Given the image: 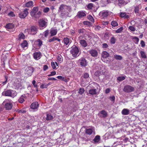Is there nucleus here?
Listing matches in <instances>:
<instances>
[{
  "label": "nucleus",
  "mask_w": 147,
  "mask_h": 147,
  "mask_svg": "<svg viewBox=\"0 0 147 147\" xmlns=\"http://www.w3.org/2000/svg\"><path fill=\"white\" fill-rule=\"evenodd\" d=\"M71 8L69 6L64 5H61L59 8L58 12L60 13V16L61 18H63L66 15H67L68 12L66 11L68 10V11H71Z\"/></svg>",
  "instance_id": "f257e3e1"
},
{
  "label": "nucleus",
  "mask_w": 147,
  "mask_h": 147,
  "mask_svg": "<svg viewBox=\"0 0 147 147\" xmlns=\"http://www.w3.org/2000/svg\"><path fill=\"white\" fill-rule=\"evenodd\" d=\"M38 7H33L30 12V14L32 17L36 18H38L41 15V12L38 11Z\"/></svg>",
  "instance_id": "f03ea898"
},
{
  "label": "nucleus",
  "mask_w": 147,
  "mask_h": 147,
  "mask_svg": "<svg viewBox=\"0 0 147 147\" xmlns=\"http://www.w3.org/2000/svg\"><path fill=\"white\" fill-rule=\"evenodd\" d=\"M13 102L11 100L6 99L3 101V105L6 110H9L12 109L13 105Z\"/></svg>",
  "instance_id": "7ed1b4c3"
},
{
  "label": "nucleus",
  "mask_w": 147,
  "mask_h": 147,
  "mask_svg": "<svg viewBox=\"0 0 147 147\" xmlns=\"http://www.w3.org/2000/svg\"><path fill=\"white\" fill-rule=\"evenodd\" d=\"M4 93V95L6 96H11L12 97H14L16 95V92L14 90H7L3 92V94Z\"/></svg>",
  "instance_id": "20e7f679"
},
{
  "label": "nucleus",
  "mask_w": 147,
  "mask_h": 147,
  "mask_svg": "<svg viewBox=\"0 0 147 147\" xmlns=\"http://www.w3.org/2000/svg\"><path fill=\"white\" fill-rule=\"evenodd\" d=\"M39 26L41 30L45 28L47 25V22L43 19H40L38 21Z\"/></svg>",
  "instance_id": "39448f33"
},
{
  "label": "nucleus",
  "mask_w": 147,
  "mask_h": 147,
  "mask_svg": "<svg viewBox=\"0 0 147 147\" xmlns=\"http://www.w3.org/2000/svg\"><path fill=\"white\" fill-rule=\"evenodd\" d=\"M79 52V50L78 47L74 45L71 47L70 53L73 57L76 56Z\"/></svg>",
  "instance_id": "423d86ee"
},
{
  "label": "nucleus",
  "mask_w": 147,
  "mask_h": 147,
  "mask_svg": "<svg viewBox=\"0 0 147 147\" xmlns=\"http://www.w3.org/2000/svg\"><path fill=\"white\" fill-rule=\"evenodd\" d=\"M38 29L37 26H31L30 29H28L27 30L29 33L31 34L34 35L37 33Z\"/></svg>",
  "instance_id": "0eeeda50"
},
{
  "label": "nucleus",
  "mask_w": 147,
  "mask_h": 147,
  "mask_svg": "<svg viewBox=\"0 0 147 147\" xmlns=\"http://www.w3.org/2000/svg\"><path fill=\"white\" fill-rule=\"evenodd\" d=\"M28 9L27 8L24 9L23 11L19 14V16L21 18H25L28 15Z\"/></svg>",
  "instance_id": "6e6552de"
},
{
  "label": "nucleus",
  "mask_w": 147,
  "mask_h": 147,
  "mask_svg": "<svg viewBox=\"0 0 147 147\" xmlns=\"http://www.w3.org/2000/svg\"><path fill=\"white\" fill-rule=\"evenodd\" d=\"M134 87L129 86H125L124 88L123 91L126 92H130L134 91Z\"/></svg>",
  "instance_id": "1a4fd4ad"
},
{
  "label": "nucleus",
  "mask_w": 147,
  "mask_h": 147,
  "mask_svg": "<svg viewBox=\"0 0 147 147\" xmlns=\"http://www.w3.org/2000/svg\"><path fill=\"white\" fill-rule=\"evenodd\" d=\"M34 71L33 68L31 66H28L26 68V74L29 76H31Z\"/></svg>",
  "instance_id": "9d476101"
},
{
  "label": "nucleus",
  "mask_w": 147,
  "mask_h": 147,
  "mask_svg": "<svg viewBox=\"0 0 147 147\" xmlns=\"http://www.w3.org/2000/svg\"><path fill=\"white\" fill-rule=\"evenodd\" d=\"M109 11L107 10H103L102 11H101L99 13V16L101 17H102L103 18H106L109 14Z\"/></svg>",
  "instance_id": "9b49d317"
},
{
  "label": "nucleus",
  "mask_w": 147,
  "mask_h": 147,
  "mask_svg": "<svg viewBox=\"0 0 147 147\" xmlns=\"http://www.w3.org/2000/svg\"><path fill=\"white\" fill-rule=\"evenodd\" d=\"M79 61L81 66L85 67L87 65V62L86 60L84 58H81L79 60Z\"/></svg>",
  "instance_id": "f8f14e48"
},
{
  "label": "nucleus",
  "mask_w": 147,
  "mask_h": 147,
  "mask_svg": "<svg viewBox=\"0 0 147 147\" xmlns=\"http://www.w3.org/2000/svg\"><path fill=\"white\" fill-rule=\"evenodd\" d=\"M89 53L91 56L93 57H96L98 55V52L95 50L91 49L89 51Z\"/></svg>",
  "instance_id": "ddd939ff"
},
{
  "label": "nucleus",
  "mask_w": 147,
  "mask_h": 147,
  "mask_svg": "<svg viewBox=\"0 0 147 147\" xmlns=\"http://www.w3.org/2000/svg\"><path fill=\"white\" fill-rule=\"evenodd\" d=\"M109 54L107 52L104 51L101 54V59L102 60L108 57Z\"/></svg>",
  "instance_id": "4468645a"
},
{
  "label": "nucleus",
  "mask_w": 147,
  "mask_h": 147,
  "mask_svg": "<svg viewBox=\"0 0 147 147\" xmlns=\"http://www.w3.org/2000/svg\"><path fill=\"white\" fill-rule=\"evenodd\" d=\"M41 53L40 52H36L33 54L34 58L36 60H38L40 58Z\"/></svg>",
  "instance_id": "2eb2a0df"
},
{
  "label": "nucleus",
  "mask_w": 147,
  "mask_h": 147,
  "mask_svg": "<svg viewBox=\"0 0 147 147\" xmlns=\"http://www.w3.org/2000/svg\"><path fill=\"white\" fill-rule=\"evenodd\" d=\"M86 16V14L85 13V12H84L82 11H78L77 13V16L79 18H81L83 17H84Z\"/></svg>",
  "instance_id": "dca6fc26"
},
{
  "label": "nucleus",
  "mask_w": 147,
  "mask_h": 147,
  "mask_svg": "<svg viewBox=\"0 0 147 147\" xmlns=\"http://www.w3.org/2000/svg\"><path fill=\"white\" fill-rule=\"evenodd\" d=\"M85 131L86 134L90 135L94 132V129L93 128L86 129Z\"/></svg>",
  "instance_id": "f3484780"
},
{
  "label": "nucleus",
  "mask_w": 147,
  "mask_h": 147,
  "mask_svg": "<svg viewBox=\"0 0 147 147\" xmlns=\"http://www.w3.org/2000/svg\"><path fill=\"white\" fill-rule=\"evenodd\" d=\"M134 12L135 13H139V9L142 8V6L140 5L134 6Z\"/></svg>",
  "instance_id": "a211bd4d"
},
{
  "label": "nucleus",
  "mask_w": 147,
  "mask_h": 147,
  "mask_svg": "<svg viewBox=\"0 0 147 147\" xmlns=\"http://www.w3.org/2000/svg\"><path fill=\"white\" fill-rule=\"evenodd\" d=\"M39 107V104L37 102H35L32 103L30 106L32 109H35L38 108Z\"/></svg>",
  "instance_id": "6ab92c4d"
},
{
  "label": "nucleus",
  "mask_w": 147,
  "mask_h": 147,
  "mask_svg": "<svg viewBox=\"0 0 147 147\" xmlns=\"http://www.w3.org/2000/svg\"><path fill=\"white\" fill-rule=\"evenodd\" d=\"M118 4L119 6L122 5H125L127 3V2L125 1L124 0H118Z\"/></svg>",
  "instance_id": "aec40b11"
},
{
  "label": "nucleus",
  "mask_w": 147,
  "mask_h": 147,
  "mask_svg": "<svg viewBox=\"0 0 147 147\" xmlns=\"http://www.w3.org/2000/svg\"><path fill=\"white\" fill-rule=\"evenodd\" d=\"M57 32V30L56 29L54 28H52L50 30V33L51 34V36H53L56 35Z\"/></svg>",
  "instance_id": "412c9836"
},
{
  "label": "nucleus",
  "mask_w": 147,
  "mask_h": 147,
  "mask_svg": "<svg viewBox=\"0 0 147 147\" xmlns=\"http://www.w3.org/2000/svg\"><path fill=\"white\" fill-rule=\"evenodd\" d=\"M79 42L81 46L83 47H86L88 45L87 43L84 40H81L79 41Z\"/></svg>",
  "instance_id": "4be33fe9"
},
{
  "label": "nucleus",
  "mask_w": 147,
  "mask_h": 147,
  "mask_svg": "<svg viewBox=\"0 0 147 147\" xmlns=\"http://www.w3.org/2000/svg\"><path fill=\"white\" fill-rule=\"evenodd\" d=\"M129 110L126 109H123L121 111L122 114L123 115H128L129 114Z\"/></svg>",
  "instance_id": "5701e85b"
},
{
  "label": "nucleus",
  "mask_w": 147,
  "mask_h": 147,
  "mask_svg": "<svg viewBox=\"0 0 147 147\" xmlns=\"http://www.w3.org/2000/svg\"><path fill=\"white\" fill-rule=\"evenodd\" d=\"M28 45V43L26 40H24L23 42L21 44V46L22 48H24L26 47H27Z\"/></svg>",
  "instance_id": "b1692460"
},
{
  "label": "nucleus",
  "mask_w": 147,
  "mask_h": 147,
  "mask_svg": "<svg viewBox=\"0 0 147 147\" xmlns=\"http://www.w3.org/2000/svg\"><path fill=\"white\" fill-rule=\"evenodd\" d=\"M100 114L102 115V117L106 118L107 117L108 114L107 112L105 110H102L100 111Z\"/></svg>",
  "instance_id": "393cba45"
},
{
  "label": "nucleus",
  "mask_w": 147,
  "mask_h": 147,
  "mask_svg": "<svg viewBox=\"0 0 147 147\" xmlns=\"http://www.w3.org/2000/svg\"><path fill=\"white\" fill-rule=\"evenodd\" d=\"M14 27V25L12 23H9L7 24L5 27L8 29H11L13 28Z\"/></svg>",
  "instance_id": "a878e982"
},
{
  "label": "nucleus",
  "mask_w": 147,
  "mask_h": 147,
  "mask_svg": "<svg viewBox=\"0 0 147 147\" xmlns=\"http://www.w3.org/2000/svg\"><path fill=\"white\" fill-rule=\"evenodd\" d=\"M26 97L25 95H22L18 100V101L20 103H22L24 101V99Z\"/></svg>",
  "instance_id": "bb28decb"
},
{
  "label": "nucleus",
  "mask_w": 147,
  "mask_h": 147,
  "mask_svg": "<svg viewBox=\"0 0 147 147\" xmlns=\"http://www.w3.org/2000/svg\"><path fill=\"white\" fill-rule=\"evenodd\" d=\"M55 40H57L59 41H60V40L59 39L57 38L55 36L53 38L49 39L48 41L49 42H51Z\"/></svg>",
  "instance_id": "cd10ccee"
},
{
  "label": "nucleus",
  "mask_w": 147,
  "mask_h": 147,
  "mask_svg": "<svg viewBox=\"0 0 147 147\" xmlns=\"http://www.w3.org/2000/svg\"><path fill=\"white\" fill-rule=\"evenodd\" d=\"M88 92L90 94L92 95L95 94L96 93V90L95 89L90 90Z\"/></svg>",
  "instance_id": "c85d7f7f"
},
{
  "label": "nucleus",
  "mask_w": 147,
  "mask_h": 147,
  "mask_svg": "<svg viewBox=\"0 0 147 147\" xmlns=\"http://www.w3.org/2000/svg\"><path fill=\"white\" fill-rule=\"evenodd\" d=\"M100 136L99 135L96 136L95 138L93 139V141L95 142H99L100 140Z\"/></svg>",
  "instance_id": "c756f323"
},
{
  "label": "nucleus",
  "mask_w": 147,
  "mask_h": 147,
  "mask_svg": "<svg viewBox=\"0 0 147 147\" xmlns=\"http://www.w3.org/2000/svg\"><path fill=\"white\" fill-rule=\"evenodd\" d=\"M33 2L32 1H30L27 2L25 4L26 6L27 7H30L33 5Z\"/></svg>",
  "instance_id": "7c9ffc66"
},
{
  "label": "nucleus",
  "mask_w": 147,
  "mask_h": 147,
  "mask_svg": "<svg viewBox=\"0 0 147 147\" xmlns=\"http://www.w3.org/2000/svg\"><path fill=\"white\" fill-rule=\"evenodd\" d=\"M18 40H20L21 39H24L25 38V36L24 34L22 33L20 34L18 36Z\"/></svg>",
  "instance_id": "2f4dec72"
},
{
  "label": "nucleus",
  "mask_w": 147,
  "mask_h": 147,
  "mask_svg": "<svg viewBox=\"0 0 147 147\" xmlns=\"http://www.w3.org/2000/svg\"><path fill=\"white\" fill-rule=\"evenodd\" d=\"M53 118V117L49 114L47 115L46 120L47 121L52 120Z\"/></svg>",
  "instance_id": "473e14b6"
},
{
  "label": "nucleus",
  "mask_w": 147,
  "mask_h": 147,
  "mask_svg": "<svg viewBox=\"0 0 147 147\" xmlns=\"http://www.w3.org/2000/svg\"><path fill=\"white\" fill-rule=\"evenodd\" d=\"M103 72L102 70L100 69L99 70L96 71L95 73V74L96 76L100 75L103 73Z\"/></svg>",
  "instance_id": "72a5a7b5"
},
{
  "label": "nucleus",
  "mask_w": 147,
  "mask_h": 147,
  "mask_svg": "<svg viewBox=\"0 0 147 147\" xmlns=\"http://www.w3.org/2000/svg\"><path fill=\"white\" fill-rule=\"evenodd\" d=\"M63 41L64 43L66 45H67L69 42V39L67 38H64Z\"/></svg>",
  "instance_id": "f704fd0d"
},
{
  "label": "nucleus",
  "mask_w": 147,
  "mask_h": 147,
  "mask_svg": "<svg viewBox=\"0 0 147 147\" xmlns=\"http://www.w3.org/2000/svg\"><path fill=\"white\" fill-rule=\"evenodd\" d=\"M140 54L142 58H146L145 53L144 51H140Z\"/></svg>",
  "instance_id": "c9c22d12"
},
{
  "label": "nucleus",
  "mask_w": 147,
  "mask_h": 147,
  "mask_svg": "<svg viewBox=\"0 0 147 147\" xmlns=\"http://www.w3.org/2000/svg\"><path fill=\"white\" fill-rule=\"evenodd\" d=\"M126 77V76H123L119 77L117 78V80L119 81H121L124 80Z\"/></svg>",
  "instance_id": "e433bc0d"
},
{
  "label": "nucleus",
  "mask_w": 147,
  "mask_h": 147,
  "mask_svg": "<svg viewBox=\"0 0 147 147\" xmlns=\"http://www.w3.org/2000/svg\"><path fill=\"white\" fill-rule=\"evenodd\" d=\"M57 59L60 63L62 62L63 60V58L61 55H59L57 56Z\"/></svg>",
  "instance_id": "4c0bfd02"
},
{
  "label": "nucleus",
  "mask_w": 147,
  "mask_h": 147,
  "mask_svg": "<svg viewBox=\"0 0 147 147\" xmlns=\"http://www.w3.org/2000/svg\"><path fill=\"white\" fill-rule=\"evenodd\" d=\"M111 25L114 27L117 26L118 25V24L117 22L115 21H112L111 23Z\"/></svg>",
  "instance_id": "58836bf2"
},
{
  "label": "nucleus",
  "mask_w": 147,
  "mask_h": 147,
  "mask_svg": "<svg viewBox=\"0 0 147 147\" xmlns=\"http://www.w3.org/2000/svg\"><path fill=\"white\" fill-rule=\"evenodd\" d=\"M114 57L115 59L117 60H121L122 59V57L121 56L118 55H115Z\"/></svg>",
  "instance_id": "ea45409f"
},
{
  "label": "nucleus",
  "mask_w": 147,
  "mask_h": 147,
  "mask_svg": "<svg viewBox=\"0 0 147 147\" xmlns=\"http://www.w3.org/2000/svg\"><path fill=\"white\" fill-rule=\"evenodd\" d=\"M133 39L134 40V42L136 44H137L138 43L139 41V39L138 37L136 36L134 37Z\"/></svg>",
  "instance_id": "a19ab883"
},
{
  "label": "nucleus",
  "mask_w": 147,
  "mask_h": 147,
  "mask_svg": "<svg viewBox=\"0 0 147 147\" xmlns=\"http://www.w3.org/2000/svg\"><path fill=\"white\" fill-rule=\"evenodd\" d=\"M116 39L114 37H112L110 39V42L111 44H114L115 43Z\"/></svg>",
  "instance_id": "79ce46f5"
},
{
  "label": "nucleus",
  "mask_w": 147,
  "mask_h": 147,
  "mask_svg": "<svg viewBox=\"0 0 147 147\" xmlns=\"http://www.w3.org/2000/svg\"><path fill=\"white\" fill-rule=\"evenodd\" d=\"M109 99L111 100V101L113 102V103H114L115 102V97L114 96H110L109 97Z\"/></svg>",
  "instance_id": "37998d69"
},
{
  "label": "nucleus",
  "mask_w": 147,
  "mask_h": 147,
  "mask_svg": "<svg viewBox=\"0 0 147 147\" xmlns=\"http://www.w3.org/2000/svg\"><path fill=\"white\" fill-rule=\"evenodd\" d=\"M123 30V27H121L117 30H116L115 32L117 33H119L121 32Z\"/></svg>",
  "instance_id": "c03bdc74"
},
{
  "label": "nucleus",
  "mask_w": 147,
  "mask_h": 147,
  "mask_svg": "<svg viewBox=\"0 0 147 147\" xmlns=\"http://www.w3.org/2000/svg\"><path fill=\"white\" fill-rule=\"evenodd\" d=\"M38 42V45L39 47H40L42 45V42L39 39H38L37 41Z\"/></svg>",
  "instance_id": "a18cd8bd"
},
{
  "label": "nucleus",
  "mask_w": 147,
  "mask_h": 147,
  "mask_svg": "<svg viewBox=\"0 0 147 147\" xmlns=\"http://www.w3.org/2000/svg\"><path fill=\"white\" fill-rule=\"evenodd\" d=\"M84 92V90L83 88H81L80 89L78 92L81 94H82Z\"/></svg>",
  "instance_id": "49530a36"
},
{
  "label": "nucleus",
  "mask_w": 147,
  "mask_h": 147,
  "mask_svg": "<svg viewBox=\"0 0 147 147\" xmlns=\"http://www.w3.org/2000/svg\"><path fill=\"white\" fill-rule=\"evenodd\" d=\"M82 77H83L84 78L87 79L89 78V75L88 73H85L83 75Z\"/></svg>",
  "instance_id": "de8ad7c7"
},
{
  "label": "nucleus",
  "mask_w": 147,
  "mask_h": 147,
  "mask_svg": "<svg viewBox=\"0 0 147 147\" xmlns=\"http://www.w3.org/2000/svg\"><path fill=\"white\" fill-rule=\"evenodd\" d=\"M47 85L46 84H43L41 85L40 86V88H41L43 89L44 88H47Z\"/></svg>",
  "instance_id": "09e8293b"
},
{
  "label": "nucleus",
  "mask_w": 147,
  "mask_h": 147,
  "mask_svg": "<svg viewBox=\"0 0 147 147\" xmlns=\"http://www.w3.org/2000/svg\"><path fill=\"white\" fill-rule=\"evenodd\" d=\"M93 6V4L92 3L88 4L87 6V8L89 9H91Z\"/></svg>",
  "instance_id": "8fccbe9b"
},
{
  "label": "nucleus",
  "mask_w": 147,
  "mask_h": 147,
  "mask_svg": "<svg viewBox=\"0 0 147 147\" xmlns=\"http://www.w3.org/2000/svg\"><path fill=\"white\" fill-rule=\"evenodd\" d=\"M88 18L89 19V20H90L92 22H94V20L92 16L90 15H89L88 16Z\"/></svg>",
  "instance_id": "3c124183"
},
{
  "label": "nucleus",
  "mask_w": 147,
  "mask_h": 147,
  "mask_svg": "<svg viewBox=\"0 0 147 147\" xmlns=\"http://www.w3.org/2000/svg\"><path fill=\"white\" fill-rule=\"evenodd\" d=\"M16 86L18 89L21 88L22 87V85L20 83H19L16 84Z\"/></svg>",
  "instance_id": "603ef678"
},
{
  "label": "nucleus",
  "mask_w": 147,
  "mask_h": 147,
  "mask_svg": "<svg viewBox=\"0 0 147 147\" xmlns=\"http://www.w3.org/2000/svg\"><path fill=\"white\" fill-rule=\"evenodd\" d=\"M129 30L132 31H134L136 30L134 27L133 26H129Z\"/></svg>",
  "instance_id": "864d4df0"
},
{
  "label": "nucleus",
  "mask_w": 147,
  "mask_h": 147,
  "mask_svg": "<svg viewBox=\"0 0 147 147\" xmlns=\"http://www.w3.org/2000/svg\"><path fill=\"white\" fill-rule=\"evenodd\" d=\"M126 14V13L125 12H121L120 13V16L121 17L123 18Z\"/></svg>",
  "instance_id": "5fc2aeb1"
},
{
  "label": "nucleus",
  "mask_w": 147,
  "mask_h": 147,
  "mask_svg": "<svg viewBox=\"0 0 147 147\" xmlns=\"http://www.w3.org/2000/svg\"><path fill=\"white\" fill-rule=\"evenodd\" d=\"M51 65L53 69H55L56 68V66L55 64V63L54 62H52L51 63Z\"/></svg>",
  "instance_id": "6e6d98bb"
},
{
  "label": "nucleus",
  "mask_w": 147,
  "mask_h": 147,
  "mask_svg": "<svg viewBox=\"0 0 147 147\" xmlns=\"http://www.w3.org/2000/svg\"><path fill=\"white\" fill-rule=\"evenodd\" d=\"M85 30L84 29L82 28V29H79L78 32L80 34V33H83L84 32Z\"/></svg>",
  "instance_id": "4d7b16f0"
},
{
  "label": "nucleus",
  "mask_w": 147,
  "mask_h": 147,
  "mask_svg": "<svg viewBox=\"0 0 147 147\" xmlns=\"http://www.w3.org/2000/svg\"><path fill=\"white\" fill-rule=\"evenodd\" d=\"M49 31L48 30H47L44 32V35L45 37H46L49 34Z\"/></svg>",
  "instance_id": "13d9d810"
},
{
  "label": "nucleus",
  "mask_w": 147,
  "mask_h": 147,
  "mask_svg": "<svg viewBox=\"0 0 147 147\" xmlns=\"http://www.w3.org/2000/svg\"><path fill=\"white\" fill-rule=\"evenodd\" d=\"M140 44L142 47H145V42L143 40H141V41Z\"/></svg>",
  "instance_id": "bf43d9fd"
},
{
  "label": "nucleus",
  "mask_w": 147,
  "mask_h": 147,
  "mask_svg": "<svg viewBox=\"0 0 147 147\" xmlns=\"http://www.w3.org/2000/svg\"><path fill=\"white\" fill-rule=\"evenodd\" d=\"M56 74V72L55 71H53L51 72V74H50L48 75L49 76H54Z\"/></svg>",
  "instance_id": "052dcab7"
},
{
  "label": "nucleus",
  "mask_w": 147,
  "mask_h": 147,
  "mask_svg": "<svg viewBox=\"0 0 147 147\" xmlns=\"http://www.w3.org/2000/svg\"><path fill=\"white\" fill-rule=\"evenodd\" d=\"M108 45L106 43H103L102 44V47L103 48H106L108 47Z\"/></svg>",
  "instance_id": "680f3d73"
},
{
  "label": "nucleus",
  "mask_w": 147,
  "mask_h": 147,
  "mask_svg": "<svg viewBox=\"0 0 147 147\" xmlns=\"http://www.w3.org/2000/svg\"><path fill=\"white\" fill-rule=\"evenodd\" d=\"M49 10V9L48 7H46L43 10V11L45 13H47L48 12Z\"/></svg>",
  "instance_id": "e2e57ef3"
},
{
  "label": "nucleus",
  "mask_w": 147,
  "mask_h": 147,
  "mask_svg": "<svg viewBox=\"0 0 147 147\" xmlns=\"http://www.w3.org/2000/svg\"><path fill=\"white\" fill-rule=\"evenodd\" d=\"M36 81L35 80H34L32 82V84L34 86L35 88H37L38 87V86L37 84H35Z\"/></svg>",
  "instance_id": "0e129e2a"
},
{
  "label": "nucleus",
  "mask_w": 147,
  "mask_h": 147,
  "mask_svg": "<svg viewBox=\"0 0 147 147\" xmlns=\"http://www.w3.org/2000/svg\"><path fill=\"white\" fill-rule=\"evenodd\" d=\"M8 15L9 16H12V17L14 16H15L13 12L12 11H11L10 12H9L8 13Z\"/></svg>",
  "instance_id": "69168bd1"
},
{
  "label": "nucleus",
  "mask_w": 147,
  "mask_h": 147,
  "mask_svg": "<svg viewBox=\"0 0 147 147\" xmlns=\"http://www.w3.org/2000/svg\"><path fill=\"white\" fill-rule=\"evenodd\" d=\"M48 68V66L46 65H45L43 67V70L44 71H46Z\"/></svg>",
  "instance_id": "338daca9"
},
{
  "label": "nucleus",
  "mask_w": 147,
  "mask_h": 147,
  "mask_svg": "<svg viewBox=\"0 0 147 147\" xmlns=\"http://www.w3.org/2000/svg\"><path fill=\"white\" fill-rule=\"evenodd\" d=\"M84 38V36H80L78 38V39L79 41H80L81 40H82Z\"/></svg>",
  "instance_id": "774afa93"
}]
</instances>
